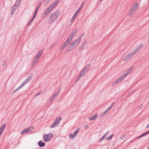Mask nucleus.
<instances>
[{"label":"nucleus","mask_w":149,"mask_h":149,"mask_svg":"<svg viewBox=\"0 0 149 149\" xmlns=\"http://www.w3.org/2000/svg\"><path fill=\"white\" fill-rule=\"evenodd\" d=\"M60 14V12L59 11H56L52 14L50 16L49 20V23L52 24L54 23V21L57 19Z\"/></svg>","instance_id":"obj_1"},{"label":"nucleus","mask_w":149,"mask_h":149,"mask_svg":"<svg viewBox=\"0 0 149 149\" xmlns=\"http://www.w3.org/2000/svg\"><path fill=\"white\" fill-rule=\"evenodd\" d=\"M59 0H56L54 1L45 11L44 12L45 14L47 15L56 6Z\"/></svg>","instance_id":"obj_2"},{"label":"nucleus","mask_w":149,"mask_h":149,"mask_svg":"<svg viewBox=\"0 0 149 149\" xmlns=\"http://www.w3.org/2000/svg\"><path fill=\"white\" fill-rule=\"evenodd\" d=\"M84 5V3L83 2L82 4H81L80 7L79 8L77 11L75 13V14L72 17L71 19L70 20V21L71 22H73L75 18L76 17L78 13L79 12L80 10H81V8L83 7Z\"/></svg>","instance_id":"obj_3"},{"label":"nucleus","mask_w":149,"mask_h":149,"mask_svg":"<svg viewBox=\"0 0 149 149\" xmlns=\"http://www.w3.org/2000/svg\"><path fill=\"white\" fill-rule=\"evenodd\" d=\"M134 53L132 51L124 58V61H126L131 59L134 56Z\"/></svg>","instance_id":"obj_4"},{"label":"nucleus","mask_w":149,"mask_h":149,"mask_svg":"<svg viewBox=\"0 0 149 149\" xmlns=\"http://www.w3.org/2000/svg\"><path fill=\"white\" fill-rule=\"evenodd\" d=\"M62 119L61 117H59L58 118H56L55 120L54 123L51 125L50 127L52 128H53L55 127L56 126L58 125V124L59 123L60 121Z\"/></svg>","instance_id":"obj_5"},{"label":"nucleus","mask_w":149,"mask_h":149,"mask_svg":"<svg viewBox=\"0 0 149 149\" xmlns=\"http://www.w3.org/2000/svg\"><path fill=\"white\" fill-rule=\"evenodd\" d=\"M90 67V65L89 64H87L86 66L84 67L82 70L80 72V73L84 75L88 71Z\"/></svg>","instance_id":"obj_6"},{"label":"nucleus","mask_w":149,"mask_h":149,"mask_svg":"<svg viewBox=\"0 0 149 149\" xmlns=\"http://www.w3.org/2000/svg\"><path fill=\"white\" fill-rule=\"evenodd\" d=\"M123 74L121 76L118 78L116 81H114L112 84L113 86L114 85H116L118 83L120 82L124 79L123 77Z\"/></svg>","instance_id":"obj_7"},{"label":"nucleus","mask_w":149,"mask_h":149,"mask_svg":"<svg viewBox=\"0 0 149 149\" xmlns=\"http://www.w3.org/2000/svg\"><path fill=\"white\" fill-rule=\"evenodd\" d=\"M77 29H75L74 31L71 33L70 35L68 37V38L71 41L74 36L76 35V33H77Z\"/></svg>","instance_id":"obj_8"},{"label":"nucleus","mask_w":149,"mask_h":149,"mask_svg":"<svg viewBox=\"0 0 149 149\" xmlns=\"http://www.w3.org/2000/svg\"><path fill=\"white\" fill-rule=\"evenodd\" d=\"M71 40H69L68 38L66 41L62 45L61 49L62 50L65 47H67L70 42Z\"/></svg>","instance_id":"obj_9"},{"label":"nucleus","mask_w":149,"mask_h":149,"mask_svg":"<svg viewBox=\"0 0 149 149\" xmlns=\"http://www.w3.org/2000/svg\"><path fill=\"white\" fill-rule=\"evenodd\" d=\"M79 129L78 128L77 130L75 131L74 133L73 134H71L69 135V137L70 138H72V139L74 137L76 136H77L79 130Z\"/></svg>","instance_id":"obj_10"},{"label":"nucleus","mask_w":149,"mask_h":149,"mask_svg":"<svg viewBox=\"0 0 149 149\" xmlns=\"http://www.w3.org/2000/svg\"><path fill=\"white\" fill-rule=\"evenodd\" d=\"M138 6V3L136 2L132 6L131 9L133 11H135L137 9Z\"/></svg>","instance_id":"obj_11"},{"label":"nucleus","mask_w":149,"mask_h":149,"mask_svg":"<svg viewBox=\"0 0 149 149\" xmlns=\"http://www.w3.org/2000/svg\"><path fill=\"white\" fill-rule=\"evenodd\" d=\"M80 40H79L78 38L77 39L75 40L74 42H72L71 43L74 46H77L80 42Z\"/></svg>","instance_id":"obj_12"},{"label":"nucleus","mask_w":149,"mask_h":149,"mask_svg":"<svg viewBox=\"0 0 149 149\" xmlns=\"http://www.w3.org/2000/svg\"><path fill=\"white\" fill-rule=\"evenodd\" d=\"M143 44H141V45H139V47H136L135 49H134L132 51L134 53V54L136 53L139 51L140 50V49H141L142 47H143Z\"/></svg>","instance_id":"obj_13"},{"label":"nucleus","mask_w":149,"mask_h":149,"mask_svg":"<svg viewBox=\"0 0 149 149\" xmlns=\"http://www.w3.org/2000/svg\"><path fill=\"white\" fill-rule=\"evenodd\" d=\"M44 139L45 141L47 142L50 141V138L49 137V135L46 134H45L43 136Z\"/></svg>","instance_id":"obj_14"},{"label":"nucleus","mask_w":149,"mask_h":149,"mask_svg":"<svg viewBox=\"0 0 149 149\" xmlns=\"http://www.w3.org/2000/svg\"><path fill=\"white\" fill-rule=\"evenodd\" d=\"M132 71V68H130L128 71L126 72V73L124 74H123V78H125V77L129 74Z\"/></svg>","instance_id":"obj_15"},{"label":"nucleus","mask_w":149,"mask_h":149,"mask_svg":"<svg viewBox=\"0 0 149 149\" xmlns=\"http://www.w3.org/2000/svg\"><path fill=\"white\" fill-rule=\"evenodd\" d=\"M74 46L71 43L69 46L68 49L67 50V52H68L72 51L74 48Z\"/></svg>","instance_id":"obj_16"},{"label":"nucleus","mask_w":149,"mask_h":149,"mask_svg":"<svg viewBox=\"0 0 149 149\" xmlns=\"http://www.w3.org/2000/svg\"><path fill=\"white\" fill-rule=\"evenodd\" d=\"M97 113L95 114L93 116H91L89 118L90 120H93L95 119L97 117Z\"/></svg>","instance_id":"obj_17"},{"label":"nucleus","mask_w":149,"mask_h":149,"mask_svg":"<svg viewBox=\"0 0 149 149\" xmlns=\"http://www.w3.org/2000/svg\"><path fill=\"white\" fill-rule=\"evenodd\" d=\"M5 125L4 124L0 128V136L1 134L3 133V130L5 128Z\"/></svg>","instance_id":"obj_18"},{"label":"nucleus","mask_w":149,"mask_h":149,"mask_svg":"<svg viewBox=\"0 0 149 149\" xmlns=\"http://www.w3.org/2000/svg\"><path fill=\"white\" fill-rule=\"evenodd\" d=\"M33 75L32 74L31 75H29L27 78L25 80V81L27 83L30 81Z\"/></svg>","instance_id":"obj_19"},{"label":"nucleus","mask_w":149,"mask_h":149,"mask_svg":"<svg viewBox=\"0 0 149 149\" xmlns=\"http://www.w3.org/2000/svg\"><path fill=\"white\" fill-rule=\"evenodd\" d=\"M38 145L40 147H43L45 146V143L42 142L41 141H40L38 142Z\"/></svg>","instance_id":"obj_20"},{"label":"nucleus","mask_w":149,"mask_h":149,"mask_svg":"<svg viewBox=\"0 0 149 149\" xmlns=\"http://www.w3.org/2000/svg\"><path fill=\"white\" fill-rule=\"evenodd\" d=\"M34 128L33 126L27 128H26L27 131V132H30L34 130Z\"/></svg>","instance_id":"obj_21"},{"label":"nucleus","mask_w":149,"mask_h":149,"mask_svg":"<svg viewBox=\"0 0 149 149\" xmlns=\"http://www.w3.org/2000/svg\"><path fill=\"white\" fill-rule=\"evenodd\" d=\"M83 76L84 75H83V74H82L81 73H80L79 74L78 77H77L76 80V82L77 81H78L79 79L80 78Z\"/></svg>","instance_id":"obj_22"},{"label":"nucleus","mask_w":149,"mask_h":149,"mask_svg":"<svg viewBox=\"0 0 149 149\" xmlns=\"http://www.w3.org/2000/svg\"><path fill=\"white\" fill-rule=\"evenodd\" d=\"M59 90L58 92H56L52 96L53 97H54V98L56 97V96H57V95H58L59 93Z\"/></svg>","instance_id":"obj_23"},{"label":"nucleus","mask_w":149,"mask_h":149,"mask_svg":"<svg viewBox=\"0 0 149 149\" xmlns=\"http://www.w3.org/2000/svg\"><path fill=\"white\" fill-rule=\"evenodd\" d=\"M134 11H133L132 10L130 9V10L129 12L128 15L129 16H131V15L133 14L134 13Z\"/></svg>","instance_id":"obj_24"},{"label":"nucleus","mask_w":149,"mask_h":149,"mask_svg":"<svg viewBox=\"0 0 149 149\" xmlns=\"http://www.w3.org/2000/svg\"><path fill=\"white\" fill-rule=\"evenodd\" d=\"M27 131L26 129H25L21 133V134H23L26 133L27 132Z\"/></svg>","instance_id":"obj_25"},{"label":"nucleus","mask_w":149,"mask_h":149,"mask_svg":"<svg viewBox=\"0 0 149 149\" xmlns=\"http://www.w3.org/2000/svg\"><path fill=\"white\" fill-rule=\"evenodd\" d=\"M113 136V134H112L111 135L109 136L108 137L106 138L107 140H109L111 139Z\"/></svg>","instance_id":"obj_26"},{"label":"nucleus","mask_w":149,"mask_h":149,"mask_svg":"<svg viewBox=\"0 0 149 149\" xmlns=\"http://www.w3.org/2000/svg\"><path fill=\"white\" fill-rule=\"evenodd\" d=\"M108 112L107 110H106L105 111H104L101 115V117H102L104 116Z\"/></svg>","instance_id":"obj_27"},{"label":"nucleus","mask_w":149,"mask_h":149,"mask_svg":"<svg viewBox=\"0 0 149 149\" xmlns=\"http://www.w3.org/2000/svg\"><path fill=\"white\" fill-rule=\"evenodd\" d=\"M48 135H49V138H50V140L51 138L53 137V135L52 133H49V134Z\"/></svg>","instance_id":"obj_28"},{"label":"nucleus","mask_w":149,"mask_h":149,"mask_svg":"<svg viewBox=\"0 0 149 149\" xmlns=\"http://www.w3.org/2000/svg\"><path fill=\"white\" fill-rule=\"evenodd\" d=\"M17 8V6H16L15 5H14L13 6L11 10L15 11V10Z\"/></svg>","instance_id":"obj_29"},{"label":"nucleus","mask_w":149,"mask_h":149,"mask_svg":"<svg viewBox=\"0 0 149 149\" xmlns=\"http://www.w3.org/2000/svg\"><path fill=\"white\" fill-rule=\"evenodd\" d=\"M27 83H26L25 81L23 82L22 84L20 85V86L21 87V88L23 87L24 85L26 84Z\"/></svg>","instance_id":"obj_30"},{"label":"nucleus","mask_w":149,"mask_h":149,"mask_svg":"<svg viewBox=\"0 0 149 149\" xmlns=\"http://www.w3.org/2000/svg\"><path fill=\"white\" fill-rule=\"evenodd\" d=\"M41 3H40L39 5H38V6L37 7V8H36L35 11L37 12L38 11V10L39 9V8L40 6L41 5Z\"/></svg>","instance_id":"obj_31"},{"label":"nucleus","mask_w":149,"mask_h":149,"mask_svg":"<svg viewBox=\"0 0 149 149\" xmlns=\"http://www.w3.org/2000/svg\"><path fill=\"white\" fill-rule=\"evenodd\" d=\"M20 3L17 1L14 5L16 6L17 7L19 5Z\"/></svg>","instance_id":"obj_32"},{"label":"nucleus","mask_w":149,"mask_h":149,"mask_svg":"<svg viewBox=\"0 0 149 149\" xmlns=\"http://www.w3.org/2000/svg\"><path fill=\"white\" fill-rule=\"evenodd\" d=\"M39 60V58L36 57H35L34 59H33V61H34L36 62H37L38 61V60Z\"/></svg>","instance_id":"obj_33"},{"label":"nucleus","mask_w":149,"mask_h":149,"mask_svg":"<svg viewBox=\"0 0 149 149\" xmlns=\"http://www.w3.org/2000/svg\"><path fill=\"white\" fill-rule=\"evenodd\" d=\"M37 63L34 61H33L32 63V64L31 65V67H33L34 66L36 65V64Z\"/></svg>","instance_id":"obj_34"},{"label":"nucleus","mask_w":149,"mask_h":149,"mask_svg":"<svg viewBox=\"0 0 149 149\" xmlns=\"http://www.w3.org/2000/svg\"><path fill=\"white\" fill-rule=\"evenodd\" d=\"M85 34V33H84L83 34L81 35L80 36L79 38H78L79 39L81 40V38H82V37L84 36Z\"/></svg>","instance_id":"obj_35"},{"label":"nucleus","mask_w":149,"mask_h":149,"mask_svg":"<svg viewBox=\"0 0 149 149\" xmlns=\"http://www.w3.org/2000/svg\"><path fill=\"white\" fill-rule=\"evenodd\" d=\"M21 88V87L20 86H19V87L17 88L14 91V92H16V91L19 90V89H20Z\"/></svg>","instance_id":"obj_36"},{"label":"nucleus","mask_w":149,"mask_h":149,"mask_svg":"<svg viewBox=\"0 0 149 149\" xmlns=\"http://www.w3.org/2000/svg\"><path fill=\"white\" fill-rule=\"evenodd\" d=\"M43 52V51L42 50H41L40 51H39L38 53V54H39L40 56H41Z\"/></svg>","instance_id":"obj_37"},{"label":"nucleus","mask_w":149,"mask_h":149,"mask_svg":"<svg viewBox=\"0 0 149 149\" xmlns=\"http://www.w3.org/2000/svg\"><path fill=\"white\" fill-rule=\"evenodd\" d=\"M34 19L33 18H32L29 21V22L28 24V25H30V24L31 23L32 21Z\"/></svg>","instance_id":"obj_38"},{"label":"nucleus","mask_w":149,"mask_h":149,"mask_svg":"<svg viewBox=\"0 0 149 149\" xmlns=\"http://www.w3.org/2000/svg\"><path fill=\"white\" fill-rule=\"evenodd\" d=\"M142 137V135L139 136H138V137H136V138H135L134 139V140H137V139L140 138H141Z\"/></svg>","instance_id":"obj_39"},{"label":"nucleus","mask_w":149,"mask_h":149,"mask_svg":"<svg viewBox=\"0 0 149 149\" xmlns=\"http://www.w3.org/2000/svg\"><path fill=\"white\" fill-rule=\"evenodd\" d=\"M84 47L81 45L79 47V51L81 50Z\"/></svg>","instance_id":"obj_40"},{"label":"nucleus","mask_w":149,"mask_h":149,"mask_svg":"<svg viewBox=\"0 0 149 149\" xmlns=\"http://www.w3.org/2000/svg\"><path fill=\"white\" fill-rule=\"evenodd\" d=\"M86 42H83V43H82V44L81 45L84 47V46L86 45Z\"/></svg>","instance_id":"obj_41"},{"label":"nucleus","mask_w":149,"mask_h":149,"mask_svg":"<svg viewBox=\"0 0 149 149\" xmlns=\"http://www.w3.org/2000/svg\"><path fill=\"white\" fill-rule=\"evenodd\" d=\"M105 137V135H104L100 139V143L102 141L104 138Z\"/></svg>","instance_id":"obj_42"},{"label":"nucleus","mask_w":149,"mask_h":149,"mask_svg":"<svg viewBox=\"0 0 149 149\" xmlns=\"http://www.w3.org/2000/svg\"><path fill=\"white\" fill-rule=\"evenodd\" d=\"M37 12L35 11V13L34 14L33 17H32L34 19L35 18V17L36 16V13H37Z\"/></svg>","instance_id":"obj_43"},{"label":"nucleus","mask_w":149,"mask_h":149,"mask_svg":"<svg viewBox=\"0 0 149 149\" xmlns=\"http://www.w3.org/2000/svg\"><path fill=\"white\" fill-rule=\"evenodd\" d=\"M54 98H55L52 96L49 100V101L50 102H52Z\"/></svg>","instance_id":"obj_44"},{"label":"nucleus","mask_w":149,"mask_h":149,"mask_svg":"<svg viewBox=\"0 0 149 149\" xmlns=\"http://www.w3.org/2000/svg\"><path fill=\"white\" fill-rule=\"evenodd\" d=\"M55 43L53 44L50 47H49V49H51L52 47H53L55 45Z\"/></svg>","instance_id":"obj_45"},{"label":"nucleus","mask_w":149,"mask_h":149,"mask_svg":"<svg viewBox=\"0 0 149 149\" xmlns=\"http://www.w3.org/2000/svg\"><path fill=\"white\" fill-rule=\"evenodd\" d=\"M6 65V62L5 61H4L3 63V65L5 66Z\"/></svg>","instance_id":"obj_46"},{"label":"nucleus","mask_w":149,"mask_h":149,"mask_svg":"<svg viewBox=\"0 0 149 149\" xmlns=\"http://www.w3.org/2000/svg\"><path fill=\"white\" fill-rule=\"evenodd\" d=\"M40 56L39 54H37L36 56L35 57L38 58L39 59V57L40 56Z\"/></svg>","instance_id":"obj_47"},{"label":"nucleus","mask_w":149,"mask_h":149,"mask_svg":"<svg viewBox=\"0 0 149 149\" xmlns=\"http://www.w3.org/2000/svg\"><path fill=\"white\" fill-rule=\"evenodd\" d=\"M148 134L147 132L142 134V137Z\"/></svg>","instance_id":"obj_48"},{"label":"nucleus","mask_w":149,"mask_h":149,"mask_svg":"<svg viewBox=\"0 0 149 149\" xmlns=\"http://www.w3.org/2000/svg\"><path fill=\"white\" fill-rule=\"evenodd\" d=\"M115 104V102H113L111 105V106H110V107H112Z\"/></svg>","instance_id":"obj_49"},{"label":"nucleus","mask_w":149,"mask_h":149,"mask_svg":"<svg viewBox=\"0 0 149 149\" xmlns=\"http://www.w3.org/2000/svg\"><path fill=\"white\" fill-rule=\"evenodd\" d=\"M14 11H15L11 10V15H13L14 13Z\"/></svg>","instance_id":"obj_50"},{"label":"nucleus","mask_w":149,"mask_h":149,"mask_svg":"<svg viewBox=\"0 0 149 149\" xmlns=\"http://www.w3.org/2000/svg\"><path fill=\"white\" fill-rule=\"evenodd\" d=\"M108 132H109V131H108V132H107L104 135H105V136L106 137L107 135L108 134Z\"/></svg>","instance_id":"obj_51"},{"label":"nucleus","mask_w":149,"mask_h":149,"mask_svg":"<svg viewBox=\"0 0 149 149\" xmlns=\"http://www.w3.org/2000/svg\"><path fill=\"white\" fill-rule=\"evenodd\" d=\"M111 107H110V106L106 110L107 111H108L111 109Z\"/></svg>","instance_id":"obj_52"},{"label":"nucleus","mask_w":149,"mask_h":149,"mask_svg":"<svg viewBox=\"0 0 149 149\" xmlns=\"http://www.w3.org/2000/svg\"><path fill=\"white\" fill-rule=\"evenodd\" d=\"M40 93H41V92H38V93H37L36 94V96H38V95H39L40 94Z\"/></svg>","instance_id":"obj_53"},{"label":"nucleus","mask_w":149,"mask_h":149,"mask_svg":"<svg viewBox=\"0 0 149 149\" xmlns=\"http://www.w3.org/2000/svg\"><path fill=\"white\" fill-rule=\"evenodd\" d=\"M149 127V123L148 124V125H147V126L146 127V128H148Z\"/></svg>","instance_id":"obj_54"},{"label":"nucleus","mask_w":149,"mask_h":149,"mask_svg":"<svg viewBox=\"0 0 149 149\" xmlns=\"http://www.w3.org/2000/svg\"><path fill=\"white\" fill-rule=\"evenodd\" d=\"M21 1V0H17V1H18V2H19L20 3Z\"/></svg>","instance_id":"obj_55"},{"label":"nucleus","mask_w":149,"mask_h":149,"mask_svg":"<svg viewBox=\"0 0 149 149\" xmlns=\"http://www.w3.org/2000/svg\"><path fill=\"white\" fill-rule=\"evenodd\" d=\"M45 15H45H42V17H44L45 16V15Z\"/></svg>","instance_id":"obj_56"},{"label":"nucleus","mask_w":149,"mask_h":149,"mask_svg":"<svg viewBox=\"0 0 149 149\" xmlns=\"http://www.w3.org/2000/svg\"><path fill=\"white\" fill-rule=\"evenodd\" d=\"M15 92H14V91L13 92V93H12V95H13V94L15 93Z\"/></svg>","instance_id":"obj_57"},{"label":"nucleus","mask_w":149,"mask_h":149,"mask_svg":"<svg viewBox=\"0 0 149 149\" xmlns=\"http://www.w3.org/2000/svg\"><path fill=\"white\" fill-rule=\"evenodd\" d=\"M147 149H149V147L147 148Z\"/></svg>","instance_id":"obj_58"},{"label":"nucleus","mask_w":149,"mask_h":149,"mask_svg":"<svg viewBox=\"0 0 149 149\" xmlns=\"http://www.w3.org/2000/svg\"><path fill=\"white\" fill-rule=\"evenodd\" d=\"M148 132V134H149V131L148 132Z\"/></svg>","instance_id":"obj_59"},{"label":"nucleus","mask_w":149,"mask_h":149,"mask_svg":"<svg viewBox=\"0 0 149 149\" xmlns=\"http://www.w3.org/2000/svg\"><path fill=\"white\" fill-rule=\"evenodd\" d=\"M102 0H100V1L101 2Z\"/></svg>","instance_id":"obj_60"},{"label":"nucleus","mask_w":149,"mask_h":149,"mask_svg":"<svg viewBox=\"0 0 149 149\" xmlns=\"http://www.w3.org/2000/svg\"><path fill=\"white\" fill-rule=\"evenodd\" d=\"M149 1V0H148Z\"/></svg>","instance_id":"obj_61"}]
</instances>
